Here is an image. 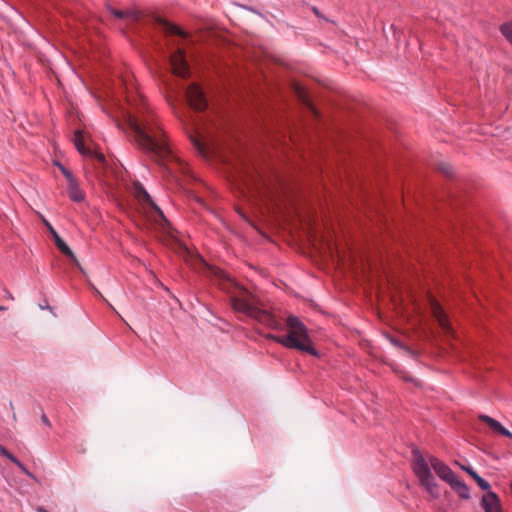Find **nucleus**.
Returning a JSON list of instances; mask_svg holds the SVG:
<instances>
[{
    "mask_svg": "<svg viewBox=\"0 0 512 512\" xmlns=\"http://www.w3.org/2000/svg\"><path fill=\"white\" fill-rule=\"evenodd\" d=\"M287 334H267L266 339L283 345L288 349H295L318 357V351L313 347L308 335L307 327L296 316H289L286 320Z\"/></svg>",
    "mask_w": 512,
    "mask_h": 512,
    "instance_id": "obj_3",
    "label": "nucleus"
},
{
    "mask_svg": "<svg viewBox=\"0 0 512 512\" xmlns=\"http://www.w3.org/2000/svg\"><path fill=\"white\" fill-rule=\"evenodd\" d=\"M232 307L235 311L254 318L267 327L282 331L284 326L271 312L258 307L255 297L246 289L241 288L240 295L231 298Z\"/></svg>",
    "mask_w": 512,
    "mask_h": 512,
    "instance_id": "obj_4",
    "label": "nucleus"
},
{
    "mask_svg": "<svg viewBox=\"0 0 512 512\" xmlns=\"http://www.w3.org/2000/svg\"><path fill=\"white\" fill-rule=\"evenodd\" d=\"M135 189V196L136 198L144 203L150 206L153 211L155 212V221L163 228L165 229L166 226H169V222L164 216L162 210L153 202L151 196L147 193L145 188L140 183L134 184Z\"/></svg>",
    "mask_w": 512,
    "mask_h": 512,
    "instance_id": "obj_5",
    "label": "nucleus"
},
{
    "mask_svg": "<svg viewBox=\"0 0 512 512\" xmlns=\"http://www.w3.org/2000/svg\"><path fill=\"white\" fill-rule=\"evenodd\" d=\"M412 456L413 472L419 479L420 484L433 498H438L440 496L438 484L430 471L429 464L437 476L448 484L456 477L455 473L447 464L434 456H429L427 461L418 449L412 450Z\"/></svg>",
    "mask_w": 512,
    "mask_h": 512,
    "instance_id": "obj_2",
    "label": "nucleus"
},
{
    "mask_svg": "<svg viewBox=\"0 0 512 512\" xmlns=\"http://www.w3.org/2000/svg\"><path fill=\"white\" fill-rule=\"evenodd\" d=\"M176 251L182 255L184 258H186L187 256L190 255V251L189 249L187 248V246L181 242H177L176 243Z\"/></svg>",
    "mask_w": 512,
    "mask_h": 512,
    "instance_id": "obj_21",
    "label": "nucleus"
},
{
    "mask_svg": "<svg viewBox=\"0 0 512 512\" xmlns=\"http://www.w3.org/2000/svg\"><path fill=\"white\" fill-rule=\"evenodd\" d=\"M432 312L441 328L446 332H449L451 330V326L448 317L444 310L442 309V307L440 306V304L436 301H433L432 303Z\"/></svg>",
    "mask_w": 512,
    "mask_h": 512,
    "instance_id": "obj_13",
    "label": "nucleus"
},
{
    "mask_svg": "<svg viewBox=\"0 0 512 512\" xmlns=\"http://www.w3.org/2000/svg\"><path fill=\"white\" fill-rule=\"evenodd\" d=\"M13 463H14L15 465H17V466H18V468H19L22 472H24L27 476H29V477H31V478H33V477H34V476H33V474H32V473H30V472L27 470V468H26V467H25V466H24V465H23V464H22L18 459H17V462H13Z\"/></svg>",
    "mask_w": 512,
    "mask_h": 512,
    "instance_id": "obj_25",
    "label": "nucleus"
},
{
    "mask_svg": "<svg viewBox=\"0 0 512 512\" xmlns=\"http://www.w3.org/2000/svg\"><path fill=\"white\" fill-rule=\"evenodd\" d=\"M451 488L458 494L461 499L468 500L470 499V490L469 487L457 477L453 479L452 482L449 483Z\"/></svg>",
    "mask_w": 512,
    "mask_h": 512,
    "instance_id": "obj_15",
    "label": "nucleus"
},
{
    "mask_svg": "<svg viewBox=\"0 0 512 512\" xmlns=\"http://www.w3.org/2000/svg\"><path fill=\"white\" fill-rule=\"evenodd\" d=\"M74 145L76 149L84 156H90L95 159L98 163H105V156L96 151H92L90 148L85 146L83 132L80 130H76L73 138Z\"/></svg>",
    "mask_w": 512,
    "mask_h": 512,
    "instance_id": "obj_9",
    "label": "nucleus"
},
{
    "mask_svg": "<svg viewBox=\"0 0 512 512\" xmlns=\"http://www.w3.org/2000/svg\"><path fill=\"white\" fill-rule=\"evenodd\" d=\"M500 32L506 38V40L512 45V21L503 23L500 26Z\"/></svg>",
    "mask_w": 512,
    "mask_h": 512,
    "instance_id": "obj_19",
    "label": "nucleus"
},
{
    "mask_svg": "<svg viewBox=\"0 0 512 512\" xmlns=\"http://www.w3.org/2000/svg\"><path fill=\"white\" fill-rule=\"evenodd\" d=\"M295 91L296 93L298 94L299 98L303 101V102H306L307 101V97H306V94L304 92V90L300 87V86H296L295 87Z\"/></svg>",
    "mask_w": 512,
    "mask_h": 512,
    "instance_id": "obj_26",
    "label": "nucleus"
},
{
    "mask_svg": "<svg viewBox=\"0 0 512 512\" xmlns=\"http://www.w3.org/2000/svg\"><path fill=\"white\" fill-rule=\"evenodd\" d=\"M186 98L190 107L196 112H203L208 106L203 90L196 83H192L187 87Z\"/></svg>",
    "mask_w": 512,
    "mask_h": 512,
    "instance_id": "obj_7",
    "label": "nucleus"
},
{
    "mask_svg": "<svg viewBox=\"0 0 512 512\" xmlns=\"http://www.w3.org/2000/svg\"><path fill=\"white\" fill-rule=\"evenodd\" d=\"M0 455L6 457L11 462H17V458L2 445H0Z\"/></svg>",
    "mask_w": 512,
    "mask_h": 512,
    "instance_id": "obj_23",
    "label": "nucleus"
},
{
    "mask_svg": "<svg viewBox=\"0 0 512 512\" xmlns=\"http://www.w3.org/2000/svg\"><path fill=\"white\" fill-rule=\"evenodd\" d=\"M196 261H198L202 266H204L208 270V273L210 275L218 279H228L224 271H222L221 269L209 266L203 259L199 257L196 258Z\"/></svg>",
    "mask_w": 512,
    "mask_h": 512,
    "instance_id": "obj_18",
    "label": "nucleus"
},
{
    "mask_svg": "<svg viewBox=\"0 0 512 512\" xmlns=\"http://www.w3.org/2000/svg\"><path fill=\"white\" fill-rule=\"evenodd\" d=\"M191 139H192V142H193L194 146L199 151L203 152L204 151V145H203L202 141L200 139H198L197 137H195V136H192Z\"/></svg>",
    "mask_w": 512,
    "mask_h": 512,
    "instance_id": "obj_24",
    "label": "nucleus"
},
{
    "mask_svg": "<svg viewBox=\"0 0 512 512\" xmlns=\"http://www.w3.org/2000/svg\"><path fill=\"white\" fill-rule=\"evenodd\" d=\"M109 12L118 19H132L138 21L141 18V13L136 10H118L108 6Z\"/></svg>",
    "mask_w": 512,
    "mask_h": 512,
    "instance_id": "obj_14",
    "label": "nucleus"
},
{
    "mask_svg": "<svg viewBox=\"0 0 512 512\" xmlns=\"http://www.w3.org/2000/svg\"><path fill=\"white\" fill-rule=\"evenodd\" d=\"M56 165L58 166V168L60 169L62 174L65 176V178L67 179L68 183L75 179L73 174L66 167H64L61 163H57Z\"/></svg>",
    "mask_w": 512,
    "mask_h": 512,
    "instance_id": "obj_22",
    "label": "nucleus"
},
{
    "mask_svg": "<svg viewBox=\"0 0 512 512\" xmlns=\"http://www.w3.org/2000/svg\"><path fill=\"white\" fill-rule=\"evenodd\" d=\"M45 225L49 229V231L52 234V237L54 239L55 245L58 248V250L71 259L72 263L83 273L85 274V271L83 270L81 264L78 262L76 256L74 255L73 251L70 249V247L64 242V240L58 235V233L54 230V228L51 226L49 222L44 220Z\"/></svg>",
    "mask_w": 512,
    "mask_h": 512,
    "instance_id": "obj_8",
    "label": "nucleus"
},
{
    "mask_svg": "<svg viewBox=\"0 0 512 512\" xmlns=\"http://www.w3.org/2000/svg\"><path fill=\"white\" fill-rule=\"evenodd\" d=\"M7 308L5 306H0V311H4L6 310Z\"/></svg>",
    "mask_w": 512,
    "mask_h": 512,
    "instance_id": "obj_29",
    "label": "nucleus"
},
{
    "mask_svg": "<svg viewBox=\"0 0 512 512\" xmlns=\"http://www.w3.org/2000/svg\"><path fill=\"white\" fill-rule=\"evenodd\" d=\"M437 170L449 178L453 176V168L447 163H439Z\"/></svg>",
    "mask_w": 512,
    "mask_h": 512,
    "instance_id": "obj_20",
    "label": "nucleus"
},
{
    "mask_svg": "<svg viewBox=\"0 0 512 512\" xmlns=\"http://www.w3.org/2000/svg\"><path fill=\"white\" fill-rule=\"evenodd\" d=\"M125 124L130 137L140 149L159 158H166L170 155L171 151L164 132L154 114L144 103L137 106L134 112L126 113Z\"/></svg>",
    "mask_w": 512,
    "mask_h": 512,
    "instance_id": "obj_1",
    "label": "nucleus"
},
{
    "mask_svg": "<svg viewBox=\"0 0 512 512\" xmlns=\"http://www.w3.org/2000/svg\"><path fill=\"white\" fill-rule=\"evenodd\" d=\"M479 420L486 423L494 432L512 439V433L502 426L500 422L487 415H479Z\"/></svg>",
    "mask_w": 512,
    "mask_h": 512,
    "instance_id": "obj_12",
    "label": "nucleus"
},
{
    "mask_svg": "<svg viewBox=\"0 0 512 512\" xmlns=\"http://www.w3.org/2000/svg\"><path fill=\"white\" fill-rule=\"evenodd\" d=\"M461 469L463 471H465L469 476H471L473 478V480L478 484V486L482 489V490H485V491H489L490 490V484L485 480L483 479L482 477H480L476 471H474L471 467L469 466H460Z\"/></svg>",
    "mask_w": 512,
    "mask_h": 512,
    "instance_id": "obj_17",
    "label": "nucleus"
},
{
    "mask_svg": "<svg viewBox=\"0 0 512 512\" xmlns=\"http://www.w3.org/2000/svg\"><path fill=\"white\" fill-rule=\"evenodd\" d=\"M481 506L485 512H501V501L498 495L492 491H487L486 494L482 496Z\"/></svg>",
    "mask_w": 512,
    "mask_h": 512,
    "instance_id": "obj_10",
    "label": "nucleus"
},
{
    "mask_svg": "<svg viewBox=\"0 0 512 512\" xmlns=\"http://www.w3.org/2000/svg\"><path fill=\"white\" fill-rule=\"evenodd\" d=\"M169 62L174 75L183 79L190 77V66L186 59V53L183 49H176L170 55Z\"/></svg>",
    "mask_w": 512,
    "mask_h": 512,
    "instance_id": "obj_6",
    "label": "nucleus"
},
{
    "mask_svg": "<svg viewBox=\"0 0 512 512\" xmlns=\"http://www.w3.org/2000/svg\"><path fill=\"white\" fill-rule=\"evenodd\" d=\"M312 11H313V13H314L317 17H319V18H323L322 14L320 13V11H319V9H318L317 7H313V8H312Z\"/></svg>",
    "mask_w": 512,
    "mask_h": 512,
    "instance_id": "obj_28",
    "label": "nucleus"
},
{
    "mask_svg": "<svg viewBox=\"0 0 512 512\" xmlns=\"http://www.w3.org/2000/svg\"><path fill=\"white\" fill-rule=\"evenodd\" d=\"M155 22H156V24L162 26V28L164 29L166 34L176 35V36H179L181 38H187L188 37V33L187 32H185L179 26H177V25H175V24L165 20L162 17L157 16L155 18Z\"/></svg>",
    "mask_w": 512,
    "mask_h": 512,
    "instance_id": "obj_11",
    "label": "nucleus"
},
{
    "mask_svg": "<svg viewBox=\"0 0 512 512\" xmlns=\"http://www.w3.org/2000/svg\"><path fill=\"white\" fill-rule=\"evenodd\" d=\"M68 195L74 202H82L84 200V193L80 189L76 179L68 183Z\"/></svg>",
    "mask_w": 512,
    "mask_h": 512,
    "instance_id": "obj_16",
    "label": "nucleus"
},
{
    "mask_svg": "<svg viewBox=\"0 0 512 512\" xmlns=\"http://www.w3.org/2000/svg\"><path fill=\"white\" fill-rule=\"evenodd\" d=\"M41 420H42V422H43L45 425H47L48 427H51V423H50V421H49L48 417L46 416V414H44V413L42 414V416H41Z\"/></svg>",
    "mask_w": 512,
    "mask_h": 512,
    "instance_id": "obj_27",
    "label": "nucleus"
}]
</instances>
